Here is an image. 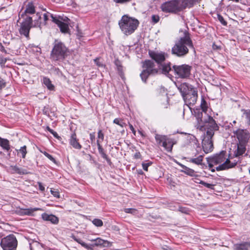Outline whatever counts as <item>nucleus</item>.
I'll return each mask as SVG.
<instances>
[{"label":"nucleus","instance_id":"obj_17","mask_svg":"<svg viewBox=\"0 0 250 250\" xmlns=\"http://www.w3.org/2000/svg\"><path fill=\"white\" fill-rule=\"evenodd\" d=\"M178 88L181 93L182 97L188 94L191 91L195 90L191 85L186 83L181 84Z\"/></svg>","mask_w":250,"mask_h":250},{"label":"nucleus","instance_id":"obj_9","mask_svg":"<svg viewBox=\"0 0 250 250\" xmlns=\"http://www.w3.org/2000/svg\"><path fill=\"white\" fill-rule=\"evenodd\" d=\"M173 69L175 74L181 78H188L190 74L191 66L187 64L173 65Z\"/></svg>","mask_w":250,"mask_h":250},{"label":"nucleus","instance_id":"obj_35","mask_svg":"<svg viewBox=\"0 0 250 250\" xmlns=\"http://www.w3.org/2000/svg\"><path fill=\"white\" fill-rule=\"evenodd\" d=\"M19 153H21L22 158H25L27 153L26 146H24L20 148L19 150Z\"/></svg>","mask_w":250,"mask_h":250},{"label":"nucleus","instance_id":"obj_29","mask_svg":"<svg viewBox=\"0 0 250 250\" xmlns=\"http://www.w3.org/2000/svg\"><path fill=\"white\" fill-rule=\"evenodd\" d=\"M35 7L32 3H28L26 6L25 13L32 14L35 13Z\"/></svg>","mask_w":250,"mask_h":250},{"label":"nucleus","instance_id":"obj_55","mask_svg":"<svg viewBox=\"0 0 250 250\" xmlns=\"http://www.w3.org/2000/svg\"><path fill=\"white\" fill-rule=\"evenodd\" d=\"M115 64L117 66V67H119V66H122L121 62L119 60H116L115 61Z\"/></svg>","mask_w":250,"mask_h":250},{"label":"nucleus","instance_id":"obj_43","mask_svg":"<svg viewBox=\"0 0 250 250\" xmlns=\"http://www.w3.org/2000/svg\"><path fill=\"white\" fill-rule=\"evenodd\" d=\"M44 155L46 157H47L49 160H50L51 161H52V162H55V159L51 155H50L49 154H48V153H47L46 152H42Z\"/></svg>","mask_w":250,"mask_h":250},{"label":"nucleus","instance_id":"obj_6","mask_svg":"<svg viewBox=\"0 0 250 250\" xmlns=\"http://www.w3.org/2000/svg\"><path fill=\"white\" fill-rule=\"evenodd\" d=\"M226 154L225 151H222L219 154H216L210 159L211 162L214 164L217 165L222 163L216 167V170H223L232 168L236 165V163H230L229 159L225 158Z\"/></svg>","mask_w":250,"mask_h":250},{"label":"nucleus","instance_id":"obj_19","mask_svg":"<svg viewBox=\"0 0 250 250\" xmlns=\"http://www.w3.org/2000/svg\"><path fill=\"white\" fill-rule=\"evenodd\" d=\"M42 216L43 220L47 221H50L53 224H57L59 222L58 218L53 214H48L44 213H43Z\"/></svg>","mask_w":250,"mask_h":250},{"label":"nucleus","instance_id":"obj_33","mask_svg":"<svg viewBox=\"0 0 250 250\" xmlns=\"http://www.w3.org/2000/svg\"><path fill=\"white\" fill-rule=\"evenodd\" d=\"M113 123L119 125L122 127H123L126 125L125 123L123 122V120L119 118L115 119L113 121Z\"/></svg>","mask_w":250,"mask_h":250},{"label":"nucleus","instance_id":"obj_37","mask_svg":"<svg viewBox=\"0 0 250 250\" xmlns=\"http://www.w3.org/2000/svg\"><path fill=\"white\" fill-rule=\"evenodd\" d=\"M200 184L204 185L206 187L210 189H213L214 188V185L210 184L208 183H207L203 181H200Z\"/></svg>","mask_w":250,"mask_h":250},{"label":"nucleus","instance_id":"obj_42","mask_svg":"<svg viewBox=\"0 0 250 250\" xmlns=\"http://www.w3.org/2000/svg\"><path fill=\"white\" fill-rule=\"evenodd\" d=\"M218 20L221 22L222 24L224 25H226L227 24V22L225 21L223 17L221 16L220 15H218Z\"/></svg>","mask_w":250,"mask_h":250},{"label":"nucleus","instance_id":"obj_3","mask_svg":"<svg viewBox=\"0 0 250 250\" xmlns=\"http://www.w3.org/2000/svg\"><path fill=\"white\" fill-rule=\"evenodd\" d=\"M188 47H193L192 41L188 35H185L175 44L171 49V53L177 57H181L188 52Z\"/></svg>","mask_w":250,"mask_h":250},{"label":"nucleus","instance_id":"obj_50","mask_svg":"<svg viewBox=\"0 0 250 250\" xmlns=\"http://www.w3.org/2000/svg\"><path fill=\"white\" fill-rule=\"evenodd\" d=\"M117 70L119 71V73L121 76L123 74V67L122 66H119L117 67Z\"/></svg>","mask_w":250,"mask_h":250},{"label":"nucleus","instance_id":"obj_34","mask_svg":"<svg viewBox=\"0 0 250 250\" xmlns=\"http://www.w3.org/2000/svg\"><path fill=\"white\" fill-rule=\"evenodd\" d=\"M48 14L49 13H45L43 14V22L42 23L40 22L39 23L38 22L37 23V24L35 26H37L39 27H41L42 25H45L46 23V21L48 19Z\"/></svg>","mask_w":250,"mask_h":250},{"label":"nucleus","instance_id":"obj_10","mask_svg":"<svg viewBox=\"0 0 250 250\" xmlns=\"http://www.w3.org/2000/svg\"><path fill=\"white\" fill-rule=\"evenodd\" d=\"M155 139L158 144H162V146L168 152L172 150L173 143L171 139L167 136L156 134Z\"/></svg>","mask_w":250,"mask_h":250},{"label":"nucleus","instance_id":"obj_15","mask_svg":"<svg viewBox=\"0 0 250 250\" xmlns=\"http://www.w3.org/2000/svg\"><path fill=\"white\" fill-rule=\"evenodd\" d=\"M50 16L52 19V21L57 24L62 33H67L69 32V28L67 23H64L62 21L58 19L56 17H54L52 14H51Z\"/></svg>","mask_w":250,"mask_h":250},{"label":"nucleus","instance_id":"obj_40","mask_svg":"<svg viewBox=\"0 0 250 250\" xmlns=\"http://www.w3.org/2000/svg\"><path fill=\"white\" fill-rule=\"evenodd\" d=\"M151 18H152V21L154 23H157L160 20V18H159V16L156 15H152Z\"/></svg>","mask_w":250,"mask_h":250},{"label":"nucleus","instance_id":"obj_12","mask_svg":"<svg viewBox=\"0 0 250 250\" xmlns=\"http://www.w3.org/2000/svg\"><path fill=\"white\" fill-rule=\"evenodd\" d=\"M198 97L197 91L195 89L183 97L186 104L188 105H194L196 103Z\"/></svg>","mask_w":250,"mask_h":250},{"label":"nucleus","instance_id":"obj_39","mask_svg":"<svg viewBox=\"0 0 250 250\" xmlns=\"http://www.w3.org/2000/svg\"><path fill=\"white\" fill-rule=\"evenodd\" d=\"M98 137L100 143L104 140V135L101 130H99L98 132Z\"/></svg>","mask_w":250,"mask_h":250},{"label":"nucleus","instance_id":"obj_49","mask_svg":"<svg viewBox=\"0 0 250 250\" xmlns=\"http://www.w3.org/2000/svg\"><path fill=\"white\" fill-rule=\"evenodd\" d=\"M38 184L39 185V187L40 190H41L42 191H43L44 190V189H45V188L43 186L41 182H38Z\"/></svg>","mask_w":250,"mask_h":250},{"label":"nucleus","instance_id":"obj_62","mask_svg":"<svg viewBox=\"0 0 250 250\" xmlns=\"http://www.w3.org/2000/svg\"><path fill=\"white\" fill-rule=\"evenodd\" d=\"M212 172H214L215 171V170L214 169H212L211 170Z\"/></svg>","mask_w":250,"mask_h":250},{"label":"nucleus","instance_id":"obj_45","mask_svg":"<svg viewBox=\"0 0 250 250\" xmlns=\"http://www.w3.org/2000/svg\"><path fill=\"white\" fill-rule=\"evenodd\" d=\"M94 62L98 66H99V67H104V66L103 64L100 62L99 59L98 58H96V59H95Z\"/></svg>","mask_w":250,"mask_h":250},{"label":"nucleus","instance_id":"obj_27","mask_svg":"<svg viewBox=\"0 0 250 250\" xmlns=\"http://www.w3.org/2000/svg\"><path fill=\"white\" fill-rule=\"evenodd\" d=\"M43 83L49 90H53L54 89V86L52 84L51 81L49 78L43 77Z\"/></svg>","mask_w":250,"mask_h":250},{"label":"nucleus","instance_id":"obj_20","mask_svg":"<svg viewBox=\"0 0 250 250\" xmlns=\"http://www.w3.org/2000/svg\"><path fill=\"white\" fill-rule=\"evenodd\" d=\"M69 142L70 145L76 149H80L82 148V146L78 142V140L77 139L75 133H73L71 135Z\"/></svg>","mask_w":250,"mask_h":250},{"label":"nucleus","instance_id":"obj_61","mask_svg":"<svg viewBox=\"0 0 250 250\" xmlns=\"http://www.w3.org/2000/svg\"><path fill=\"white\" fill-rule=\"evenodd\" d=\"M229 1H234L236 2H238L239 1V0H229Z\"/></svg>","mask_w":250,"mask_h":250},{"label":"nucleus","instance_id":"obj_14","mask_svg":"<svg viewBox=\"0 0 250 250\" xmlns=\"http://www.w3.org/2000/svg\"><path fill=\"white\" fill-rule=\"evenodd\" d=\"M150 57L160 65L165 61L167 55L164 52L151 51L149 53Z\"/></svg>","mask_w":250,"mask_h":250},{"label":"nucleus","instance_id":"obj_59","mask_svg":"<svg viewBox=\"0 0 250 250\" xmlns=\"http://www.w3.org/2000/svg\"><path fill=\"white\" fill-rule=\"evenodd\" d=\"M208 166H209V168H211V167H213V165L212 164L209 163L208 164Z\"/></svg>","mask_w":250,"mask_h":250},{"label":"nucleus","instance_id":"obj_4","mask_svg":"<svg viewBox=\"0 0 250 250\" xmlns=\"http://www.w3.org/2000/svg\"><path fill=\"white\" fill-rule=\"evenodd\" d=\"M139 24L138 20L127 15L123 16L119 21V25L122 32L128 36L132 34L137 29Z\"/></svg>","mask_w":250,"mask_h":250},{"label":"nucleus","instance_id":"obj_53","mask_svg":"<svg viewBox=\"0 0 250 250\" xmlns=\"http://www.w3.org/2000/svg\"><path fill=\"white\" fill-rule=\"evenodd\" d=\"M129 128H130V129H131V130L132 131V133H133L134 135H135V129H134V127H133V125H132L131 124H129Z\"/></svg>","mask_w":250,"mask_h":250},{"label":"nucleus","instance_id":"obj_28","mask_svg":"<svg viewBox=\"0 0 250 250\" xmlns=\"http://www.w3.org/2000/svg\"><path fill=\"white\" fill-rule=\"evenodd\" d=\"M41 209L40 208H27V209H23L21 210V212L22 214L24 215H31L34 211L40 210Z\"/></svg>","mask_w":250,"mask_h":250},{"label":"nucleus","instance_id":"obj_38","mask_svg":"<svg viewBox=\"0 0 250 250\" xmlns=\"http://www.w3.org/2000/svg\"><path fill=\"white\" fill-rule=\"evenodd\" d=\"M124 211L126 213H131V214H136V212H137L136 209H135L134 208H125L124 209Z\"/></svg>","mask_w":250,"mask_h":250},{"label":"nucleus","instance_id":"obj_46","mask_svg":"<svg viewBox=\"0 0 250 250\" xmlns=\"http://www.w3.org/2000/svg\"><path fill=\"white\" fill-rule=\"evenodd\" d=\"M5 86V83L4 81L0 78V89L4 87Z\"/></svg>","mask_w":250,"mask_h":250},{"label":"nucleus","instance_id":"obj_52","mask_svg":"<svg viewBox=\"0 0 250 250\" xmlns=\"http://www.w3.org/2000/svg\"><path fill=\"white\" fill-rule=\"evenodd\" d=\"M193 180L194 182L196 183L200 184V181H201L198 178L197 176H196L194 178H193Z\"/></svg>","mask_w":250,"mask_h":250},{"label":"nucleus","instance_id":"obj_56","mask_svg":"<svg viewBox=\"0 0 250 250\" xmlns=\"http://www.w3.org/2000/svg\"><path fill=\"white\" fill-rule=\"evenodd\" d=\"M90 139L92 142L94 141L95 140V136L93 134H90Z\"/></svg>","mask_w":250,"mask_h":250},{"label":"nucleus","instance_id":"obj_26","mask_svg":"<svg viewBox=\"0 0 250 250\" xmlns=\"http://www.w3.org/2000/svg\"><path fill=\"white\" fill-rule=\"evenodd\" d=\"M160 69H162V72L164 74H167L169 71L171 70L170 66V63H166L164 64H161L160 65Z\"/></svg>","mask_w":250,"mask_h":250},{"label":"nucleus","instance_id":"obj_48","mask_svg":"<svg viewBox=\"0 0 250 250\" xmlns=\"http://www.w3.org/2000/svg\"><path fill=\"white\" fill-rule=\"evenodd\" d=\"M179 210L180 211H181L182 212H183V213H188V209L186 208H185L179 207Z\"/></svg>","mask_w":250,"mask_h":250},{"label":"nucleus","instance_id":"obj_41","mask_svg":"<svg viewBox=\"0 0 250 250\" xmlns=\"http://www.w3.org/2000/svg\"><path fill=\"white\" fill-rule=\"evenodd\" d=\"M51 194L55 197L58 198H60V194L58 191L56 190L51 189L50 190Z\"/></svg>","mask_w":250,"mask_h":250},{"label":"nucleus","instance_id":"obj_44","mask_svg":"<svg viewBox=\"0 0 250 250\" xmlns=\"http://www.w3.org/2000/svg\"><path fill=\"white\" fill-rule=\"evenodd\" d=\"M212 48L213 49V50H218L221 49V46L220 44H217L215 43H214L212 44Z\"/></svg>","mask_w":250,"mask_h":250},{"label":"nucleus","instance_id":"obj_22","mask_svg":"<svg viewBox=\"0 0 250 250\" xmlns=\"http://www.w3.org/2000/svg\"><path fill=\"white\" fill-rule=\"evenodd\" d=\"M247 144H243L239 143L237 144V149L235 152V156L238 157L243 155L246 151V145Z\"/></svg>","mask_w":250,"mask_h":250},{"label":"nucleus","instance_id":"obj_47","mask_svg":"<svg viewBox=\"0 0 250 250\" xmlns=\"http://www.w3.org/2000/svg\"><path fill=\"white\" fill-rule=\"evenodd\" d=\"M149 166H150V164L149 163H143L142 164V167H143V169L145 171H147L148 167Z\"/></svg>","mask_w":250,"mask_h":250},{"label":"nucleus","instance_id":"obj_54","mask_svg":"<svg viewBox=\"0 0 250 250\" xmlns=\"http://www.w3.org/2000/svg\"><path fill=\"white\" fill-rule=\"evenodd\" d=\"M246 116L248 120L249 124H250V112H247L246 113Z\"/></svg>","mask_w":250,"mask_h":250},{"label":"nucleus","instance_id":"obj_51","mask_svg":"<svg viewBox=\"0 0 250 250\" xmlns=\"http://www.w3.org/2000/svg\"><path fill=\"white\" fill-rule=\"evenodd\" d=\"M61 21H63V22H64V23H67L68 24H69L68 21H69V19L66 17H64V18H62Z\"/></svg>","mask_w":250,"mask_h":250},{"label":"nucleus","instance_id":"obj_25","mask_svg":"<svg viewBox=\"0 0 250 250\" xmlns=\"http://www.w3.org/2000/svg\"><path fill=\"white\" fill-rule=\"evenodd\" d=\"M203 160V155H200L197 158H189V162L197 165H202Z\"/></svg>","mask_w":250,"mask_h":250},{"label":"nucleus","instance_id":"obj_16","mask_svg":"<svg viewBox=\"0 0 250 250\" xmlns=\"http://www.w3.org/2000/svg\"><path fill=\"white\" fill-rule=\"evenodd\" d=\"M201 107L202 108V111H200L199 110H197L194 111L195 117L196 118V119L197 121V118L196 115H197V114L198 113H201L202 114V118H201L202 120H204L205 119H207V117H210L211 118H213L212 117H211L210 116L208 115L207 114V109H208V104H207V102L205 101V100L203 99H202V102H201ZM197 124V123H196V124Z\"/></svg>","mask_w":250,"mask_h":250},{"label":"nucleus","instance_id":"obj_58","mask_svg":"<svg viewBox=\"0 0 250 250\" xmlns=\"http://www.w3.org/2000/svg\"><path fill=\"white\" fill-rule=\"evenodd\" d=\"M52 134L54 135V136H55V137H57V132H55V131H53V134Z\"/></svg>","mask_w":250,"mask_h":250},{"label":"nucleus","instance_id":"obj_5","mask_svg":"<svg viewBox=\"0 0 250 250\" xmlns=\"http://www.w3.org/2000/svg\"><path fill=\"white\" fill-rule=\"evenodd\" d=\"M69 51L61 42L55 41L50 54V59L53 61H62L68 56Z\"/></svg>","mask_w":250,"mask_h":250},{"label":"nucleus","instance_id":"obj_11","mask_svg":"<svg viewBox=\"0 0 250 250\" xmlns=\"http://www.w3.org/2000/svg\"><path fill=\"white\" fill-rule=\"evenodd\" d=\"M32 18L28 17L25 19L24 21L21 23L19 30V32L21 35H24L26 38L29 37V33L32 26Z\"/></svg>","mask_w":250,"mask_h":250},{"label":"nucleus","instance_id":"obj_64","mask_svg":"<svg viewBox=\"0 0 250 250\" xmlns=\"http://www.w3.org/2000/svg\"><path fill=\"white\" fill-rule=\"evenodd\" d=\"M249 189H250V185H249Z\"/></svg>","mask_w":250,"mask_h":250},{"label":"nucleus","instance_id":"obj_2","mask_svg":"<svg viewBox=\"0 0 250 250\" xmlns=\"http://www.w3.org/2000/svg\"><path fill=\"white\" fill-rule=\"evenodd\" d=\"M194 0H174L166 2L161 5V8L163 12H176L187 7L191 6Z\"/></svg>","mask_w":250,"mask_h":250},{"label":"nucleus","instance_id":"obj_13","mask_svg":"<svg viewBox=\"0 0 250 250\" xmlns=\"http://www.w3.org/2000/svg\"><path fill=\"white\" fill-rule=\"evenodd\" d=\"M234 133L236 135L239 143L247 144L248 142L250 134L247 130L238 129Z\"/></svg>","mask_w":250,"mask_h":250},{"label":"nucleus","instance_id":"obj_63","mask_svg":"<svg viewBox=\"0 0 250 250\" xmlns=\"http://www.w3.org/2000/svg\"><path fill=\"white\" fill-rule=\"evenodd\" d=\"M39 19L40 20L41 19V17L40 16H39Z\"/></svg>","mask_w":250,"mask_h":250},{"label":"nucleus","instance_id":"obj_24","mask_svg":"<svg viewBox=\"0 0 250 250\" xmlns=\"http://www.w3.org/2000/svg\"><path fill=\"white\" fill-rule=\"evenodd\" d=\"M180 166L183 168V169L181 170L182 172L190 176H195V171L194 170L188 168L182 164H180Z\"/></svg>","mask_w":250,"mask_h":250},{"label":"nucleus","instance_id":"obj_31","mask_svg":"<svg viewBox=\"0 0 250 250\" xmlns=\"http://www.w3.org/2000/svg\"><path fill=\"white\" fill-rule=\"evenodd\" d=\"M12 169L16 172L20 174H25L27 173V172L25 169L21 168L18 167H13Z\"/></svg>","mask_w":250,"mask_h":250},{"label":"nucleus","instance_id":"obj_60","mask_svg":"<svg viewBox=\"0 0 250 250\" xmlns=\"http://www.w3.org/2000/svg\"><path fill=\"white\" fill-rule=\"evenodd\" d=\"M89 240L90 241L93 242L95 243V239H89Z\"/></svg>","mask_w":250,"mask_h":250},{"label":"nucleus","instance_id":"obj_23","mask_svg":"<svg viewBox=\"0 0 250 250\" xmlns=\"http://www.w3.org/2000/svg\"><path fill=\"white\" fill-rule=\"evenodd\" d=\"M0 146L4 150L9 151L10 149L9 142L7 139L0 137Z\"/></svg>","mask_w":250,"mask_h":250},{"label":"nucleus","instance_id":"obj_1","mask_svg":"<svg viewBox=\"0 0 250 250\" xmlns=\"http://www.w3.org/2000/svg\"><path fill=\"white\" fill-rule=\"evenodd\" d=\"M196 117L197 118V124L196 125L197 128L201 131L207 130V136L202 142L203 150L206 153H209L212 151L213 148L211 138L214 134V131L218 130L219 126L213 118L207 117V119L202 120V115L201 113H198Z\"/></svg>","mask_w":250,"mask_h":250},{"label":"nucleus","instance_id":"obj_57","mask_svg":"<svg viewBox=\"0 0 250 250\" xmlns=\"http://www.w3.org/2000/svg\"><path fill=\"white\" fill-rule=\"evenodd\" d=\"M47 130L52 134H53V130L50 128L49 127L47 126Z\"/></svg>","mask_w":250,"mask_h":250},{"label":"nucleus","instance_id":"obj_18","mask_svg":"<svg viewBox=\"0 0 250 250\" xmlns=\"http://www.w3.org/2000/svg\"><path fill=\"white\" fill-rule=\"evenodd\" d=\"M143 67L146 68L145 70L149 71L152 74H156L158 72L157 69L154 68V63L152 61H145L144 62Z\"/></svg>","mask_w":250,"mask_h":250},{"label":"nucleus","instance_id":"obj_30","mask_svg":"<svg viewBox=\"0 0 250 250\" xmlns=\"http://www.w3.org/2000/svg\"><path fill=\"white\" fill-rule=\"evenodd\" d=\"M97 144L98 146V148L99 152L101 154L102 157L104 159H107V155L104 153V150L102 147L101 145H100V142L99 140L97 141Z\"/></svg>","mask_w":250,"mask_h":250},{"label":"nucleus","instance_id":"obj_32","mask_svg":"<svg viewBox=\"0 0 250 250\" xmlns=\"http://www.w3.org/2000/svg\"><path fill=\"white\" fill-rule=\"evenodd\" d=\"M150 74H152L150 73V72H149V71L147 70H144L140 74V76L141 77L142 81L145 82L146 80L147 77Z\"/></svg>","mask_w":250,"mask_h":250},{"label":"nucleus","instance_id":"obj_8","mask_svg":"<svg viewBox=\"0 0 250 250\" xmlns=\"http://www.w3.org/2000/svg\"><path fill=\"white\" fill-rule=\"evenodd\" d=\"M0 245L3 250H16L17 241L14 235H10L1 239Z\"/></svg>","mask_w":250,"mask_h":250},{"label":"nucleus","instance_id":"obj_7","mask_svg":"<svg viewBox=\"0 0 250 250\" xmlns=\"http://www.w3.org/2000/svg\"><path fill=\"white\" fill-rule=\"evenodd\" d=\"M75 241L81 244L82 246L86 249L88 250H93V247L94 246H102L103 247L108 246L110 243L100 238H97L95 239V243L92 245H88L85 243L83 242L81 239L77 238L75 235H72L71 236Z\"/></svg>","mask_w":250,"mask_h":250},{"label":"nucleus","instance_id":"obj_21","mask_svg":"<svg viewBox=\"0 0 250 250\" xmlns=\"http://www.w3.org/2000/svg\"><path fill=\"white\" fill-rule=\"evenodd\" d=\"M250 248V243L244 242L234 245V250H248Z\"/></svg>","mask_w":250,"mask_h":250},{"label":"nucleus","instance_id":"obj_36","mask_svg":"<svg viewBox=\"0 0 250 250\" xmlns=\"http://www.w3.org/2000/svg\"><path fill=\"white\" fill-rule=\"evenodd\" d=\"M92 223L97 227H101L103 225V221L101 219H94Z\"/></svg>","mask_w":250,"mask_h":250}]
</instances>
